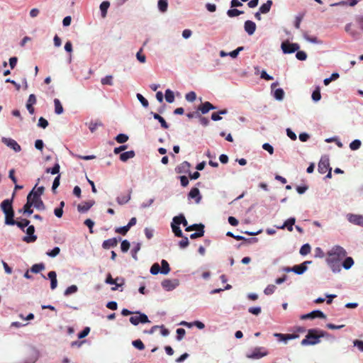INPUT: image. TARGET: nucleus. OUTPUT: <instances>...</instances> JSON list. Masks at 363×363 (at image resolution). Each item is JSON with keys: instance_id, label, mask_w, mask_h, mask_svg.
Returning a JSON list of instances; mask_svg holds the SVG:
<instances>
[{"instance_id": "obj_14", "label": "nucleus", "mask_w": 363, "mask_h": 363, "mask_svg": "<svg viewBox=\"0 0 363 363\" xmlns=\"http://www.w3.org/2000/svg\"><path fill=\"white\" fill-rule=\"evenodd\" d=\"M33 206L32 201H31V194H28L27 196V202L23 206V208L21 211H23L24 213H27L28 215H30L33 213V211L32 210L31 207Z\"/></svg>"}, {"instance_id": "obj_15", "label": "nucleus", "mask_w": 363, "mask_h": 363, "mask_svg": "<svg viewBox=\"0 0 363 363\" xmlns=\"http://www.w3.org/2000/svg\"><path fill=\"white\" fill-rule=\"evenodd\" d=\"M191 167V164L189 162L184 161L182 163H181L179 165H178L175 170L176 172L178 174L182 173H187L189 172V169Z\"/></svg>"}, {"instance_id": "obj_6", "label": "nucleus", "mask_w": 363, "mask_h": 363, "mask_svg": "<svg viewBox=\"0 0 363 363\" xmlns=\"http://www.w3.org/2000/svg\"><path fill=\"white\" fill-rule=\"evenodd\" d=\"M268 354L267 350L264 347H255L247 357L250 359H260Z\"/></svg>"}, {"instance_id": "obj_61", "label": "nucleus", "mask_w": 363, "mask_h": 363, "mask_svg": "<svg viewBox=\"0 0 363 363\" xmlns=\"http://www.w3.org/2000/svg\"><path fill=\"white\" fill-rule=\"evenodd\" d=\"M296 57L298 60L303 61L306 60L307 55L304 51L298 50L296 54Z\"/></svg>"}, {"instance_id": "obj_62", "label": "nucleus", "mask_w": 363, "mask_h": 363, "mask_svg": "<svg viewBox=\"0 0 363 363\" xmlns=\"http://www.w3.org/2000/svg\"><path fill=\"white\" fill-rule=\"evenodd\" d=\"M38 125L39 127L43 128H47V127H48V121H47L45 118H44L43 117H40V118H39V120H38Z\"/></svg>"}, {"instance_id": "obj_49", "label": "nucleus", "mask_w": 363, "mask_h": 363, "mask_svg": "<svg viewBox=\"0 0 363 363\" xmlns=\"http://www.w3.org/2000/svg\"><path fill=\"white\" fill-rule=\"evenodd\" d=\"M129 230H130L129 227H128V225H126L123 227L116 228L115 229V232L117 233L121 234L123 235H126V233L128 232Z\"/></svg>"}, {"instance_id": "obj_63", "label": "nucleus", "mask_w": 363, "mask_h": 363, "mask_svg": "<svg viewBox=\"0 0 363 363\" xmlns=\"http://www.w3.org/2000/svg\"><path fill=\"white\" fill-rule=\"evenodd\" d=\"M262 148L267 151L270 155H272L274 153V148L273 147L269 144V143H264L262 145Z\"/></svg>"}, {"instance_id": "obj_3", "label": "nucleus", "mask_w": 363, "mask_h": 363, "mask_svg": "<svg viewBox=\"0 0 363 363\" xmlns=\"http://www.w3.org/2000/svg\"><path fill=\"white\" fill-rule=\"evenodd\" d=\"M13 199L4 200L0 207L5 214V223L9 225H13L14 223V211L12 206Z\"/></svg>"}, {"instance_id": "obj_12", "label": "nucleus", "mask_w": 363, "mask_h": 363, "mask_svg": "<svg viewBox=\"0 0 363 363\" xmlns=\"http://www.w3.org/2000/svg\"><path fill=\"white\" fill-rule=\"evenodd\" d=\"M347 219L350 223L363 227V216L348 214Z\"/></svg>"}, {"instance_id": "obj_57", "label": "nucleus", "mask_w": 363, "mask_h": 363, "mask_svg": "<svg viewBox=\"0 0 363 363\" xmlns=\"http://www.w3.org/2000/svg\"><path fill=\"white\" fill-rule=\"evenodd\" d=\"M176 332H177V339L178 340H182L186 334L185 330L184 328H181L177 329Z\"/></svg>"}, {"instance_id": "obj_33", "label": "nucleus", "mask_w": 363, "mask_h": 363, "mask_svg": "<svg viewBox=\"0 0 363 363\" xmlns=\"http://www.w3.org/2000/svg\"><path fill=\"white\" fill-rule=\"evenodd\" d=\"M29 223H30V220L24 218V219H22L21 221H16L14 220L13 225H16L19 228H21V230H23L26 227L29 225Z\"/></svg>"}, {"instance_id": "obj_4", "label": "nucleus", "mask_w": 363, "mask_h": 363, "mask_svg": "<svg viewBox=\"0 0 363 363\" xmlns=\"http://www.w3.org/2000/svg\"><path fill=\"white\" fill-rule=\"evenodd\" d=\"M281 48L284 54H291L298 51L300 46L298 43H291L286 40L281 43Z\"/></svg>"}, {"instance_id": "obj_44", "label": "nucleus", "mask_w": 363, "mask_h": 363, "mask_svg": "<svg viewBox=\"0 0 363 363\" xmlns=\"http://www.w3.org/2000/svg\"><path fill=\"white\" fill-rule=\"evenodd\" d=\"M311 252V246L309 244H304L300 249V254L301 255H306Z\"/></svg>"}, {"instance_id": "obj_25", "label": "nucleus", "mask_w": 363, "mask_h": 363, "mask_svg": "<svg viewBox=\"0 0 363 363\" xmlns=\"http://www.w3.org/2000/svg\"><path fill=\"white\" fill-rule=\"evenodd\" d=\"M152 114L153 116V118L157 120L160 123L161 126L163 128L167 129L169 128L168 123L166 122V121L164 119L163 117H162L160 115H159L158 113H156L152 112Z\"/></svg>"}, {"instance_id": "obj_51", "label": "nucleus", "mask_w": 363, "mask_h": 363, "mask_svg": "<svg viewBox=\"0 0 363 363\" xmlns=\"http://www.w3.org/2000/svg\"><path fill=\"white\" fill-rule=\"evenodd\" d=\"M276 289H277V287H276V286H275V285H274V284H269V285H268V286L265 288V289H264V293L266 295H271V294H272L275 291Z\"/></svg>"}, {"instance_id": "obj_29", "label": "nucleus", "mask_w": 363, "mask_h": 363, "mask_svg": "<svg viewBox=\"0 0 363 363\" xmlns=\"http://www.w3.org/2000/svg\"><path fill=\"white\" fill-rule=\"evenodd\" d=\"M161 264L162 267H160V273L162 274H167L171 270L169 263L165 259H162Z\"/></svg>"}, {"instance_id": "obj_60", "label": "nucleus", "mask_w": 363, "mask_h": 363, "mask_svg": "<svg viewBox=\"0 0 363 363\" xmlns=\"http://www.w3.org/2000/svg\"><path fill=\"white\" fill-rule=\"evenodd\" d=\"M137 98L140 101L144 107H147L149 105L148 101L143 96L140 94H137Z\"/></svg>"}, {"instance_id": "obj_34", "label": "nucleus", "mask_w": 363, "mask_h": 363, "mask_svg": "<svg viewBox=\"0 0 363 363\" xmlns=\"http://www.w3.org/2000/svg\"><path fill=\"white\" fill-rule=\"evenodd\" d=\"M354 264V260L351 257H346L345 260L343 261L342 266L345 269H349L352 267V266Z\"/></svg>"}, {"instance_id": "obj_53", "label": "nucleus", "mask_w": 363, "mask_h": 363, "mask_svg": "<svg viewBox=\"0 0 363 363\" xmlns=\"http://www.w3.org/2000/svg\"><path fill=\"white\" fill-rule=\"evenodd\" d=\"M132 344L135 348L138 349L139 350H143L145 349V345L140 339L133 341Z\"/></svg>"}, {"instance_id": "obj_47", "label": "nucleus", "mask_w": 363, "mask_h": 363, "mask_svg": "<svg viewBox=\"0 0 363 363\" xmlns=\"http://www.w3.org/2000/svg\"><path fill=\"white\" fill-rule=\"evenodd\" d=\"M60 168V164L58 163H56L52 168H48L46 169V172L51 173L52 174H56L59 173Z\"/></svg>"}, {"instance_id": "obj_9", "label": "nucleus", "mask_w": 363, "mask_h": 363, "mask_svg": "<svg viewBox=\"0 0 363 363\" xmlns=\"http://www.w3.org/2000/svg\"><path fill=\"white\" fill-rule=\"evenodd\" d=\"M1 141L4 144L13 149L16 152H18L21 150V146L13 139L2 138Z\"/></svg>"}, {"instance_id": "obj_64", "label": "nucleus", "mask_w": 363, "mask_h": 363, "mask_svg": "<svg viewBox=\"0 0 363 363\" xmlns=\"http://www.w3.org/2000/svg\"><path fill=\"white\" fill-rule=\"evenodd\" d=\"M248 311L253 315H257L261 313V308L260 307H250L248 309Z\"/></svg>"}, {"instance_id": "obj_52", "label": "nucleus", "mask_w": 363, "mask_h": 363, "mask_svg": "<svg viewBox=\"0 0 363 363\" xmlns=\"http://www.w3.org/2000/svg\"><path fill=\"white\" fill-rule=\"evenodd\" d=\"M160 271V266L158 263L153 264L150 268V273L153 275L157 274Z\"/></svg>"}, {"instance_id": "obj_5", "label": "nucleus", "mask_w": 363, "mask_h": 363, "mask_svg": "<svg viewBox=\"0 0 363 363\" xmlns=\"http://www.w3.org/2000/svg\"><path fill=\"white\" fill-rule=\"evenodd\" d=\"M134 314H138V315L131 316L130 318V322L133 325H137L140 323H150V320L145 314L141 313L139 311L135 312Z\"/></svg>"}, {"instance_id": "obj_10", "label": "nucleus", "mask_w": 363, "mask_h": 363, "mask_svg": "<svg viewBox=\"0 0 363 363\" xmlns=\"http://www.w3.org/2000/svg\"><path fill=\"white\" fill-rule=\"evenodd\" d=\"M35 228L33 225H28L26 230V233L29 236H25L23 240L27 243L33 242L37 240V236L34 235Z\"/></svg>"}, {"instance_id": "obj_41", "label": "nucleus", "mask_w": 363, "mask_h": 363, "mask_svg": "<svg viewBox=\"0 0 363 363\" xmlns=\"http://www.w3.org/2000/svg\"><path fill=\"white\" fill-rule=\"evenodd\" d=\"M242 13H243V11H240L237 9H230L227 11L228 16L230 18L238 16Z\"/></svg>"}, {"instance_id": "obj_42", "label": "nucleus", "mask_w": 363, "mask_h": 363, "mask_svg": "<svg viewBox=\"0 0 363 363\" xmlns=\"http://www.w3.org/2000/svg\"><path fill=\"white\" fill-rule=\"evenodd\" d=\"M321 98L320 95V87L318 86L312 93V99L315 101H318Z\"/></svg>"}, {"instance_id": "obj_21", "label": "nucleus", "mask_w": 363, "mask_h": 363, "mask_svg": "<svg viewBox=\"0 0 363 363\" xmlns=\"http://www.w3.org/2000/svg\"><path fill=\"white\" fill-rule=\"evenodd\" d=\"M274 337H278L279 341H286L288 340H292L298 337L297 335L294 334H282V333H274Z\"/></svg>"}, {"instance_id": "obj_23", "label": "nucleus", "mask_w": 363, "mask_h": 363, "mask_svg": "<svg viewBox=\"0 0 363 363\" xmlns=\"http://www.w3.org/2000/svg\"><path fill=\"white\" fill-rule=\"evenodd\" d=\"M48 278L50 279V288L53 290L57 286V274L55 271H51L48 274Z\"/></svg>"}, {"instance_id": "obj_35", "label": "nucleus", "mask_w": 363, "mask_h": 363, "mask_svg": "<svg viewBox=\"0 0 363 363\" xmlns=\"http://www.w3.org/2000/svg\"><path fill=\"white\" fill-rule=\"evenodd\" d=\"M45 269V264L43 263L35 264L30 268V272L33 273H39Z\"/></svg>"}, {"instance_id": "obj_39", "label": "nucleus", "mask_w": 363, "mask_h": 363, "mask_svg": "<svg viewBox=\"0 0 363 363\" xmlns=\"http://www.w3.org/2000/svg\"><path fill=\"white\" fill-rule=\"evenodd\" d=\"M165 99L168 103H172L174 101V95L172 91L167 89L165 91Z\"/></svg>"}, {"instance_id": "obj_43", "label": "nucleus", "mask_w": 363, "mask_h": 363, "mask_svg": "<svg viewBox=\"0 0 363 363\" xmlns=\"http://www.w3.org/2000/svg\"><path fill=\"white\" fill-rule=\"evenodd\" d=\"M45 188L43 186H39L36 188V186L33 188V189L29 193L33 194H36L39 196H41L44 193Z\"/></svg>"}, {"instance_id": "obj_56", "label": "nucleus", "mask_w": 363, "mask_h": 363, "mask_svg": "<svg viewBox=\"0 0 363 363\" xmlns=\"http://www.w3.org/2000/svg\"><path fill=\"white\" fill-rule=\"evenodd\" d=\"M89 332H90V328L89 327L84 328V330L77 335L78 338L82 339V338L86 337L89 335Z\"/></svg>"}, {"instance_id": "obj_37", "label": "nucleus", "mask_w": 363, "mask_h": 363, "mask_svg": "<svg viewBox=\"0 0 363 363\" xmlns=\"http://www.w3.org/2000/svg\"><path fill=\"white\" fill-rule=\"evenodd\" d=\"M101 83L103 85H110L112 86L113 84V76L112 75H107L105 77L102 78L101 79Z\"/></svg>"}, {"instance_id": "obj_31", "label": "nucleus", "mask_w": 363, "mask_h": 363, "mask_svg": "<svg viewBox=\"0 0 363 363\" xmlns=\"http://www.w3.org/2000/svg\"><path fill=\"white\" fill-rule=\"evenodd\" d=\"M185 230L188 232L192 230H196V232L199 230H204V225L202 223L193 224L191 225L187 226Z\"/></svg>"}, {"instance_id": "obj_13", "label": "nucleus", "mask_w": 363, "mask_h": 363, "mask_svg": "<svg viewBox=\"0 0 363 363\" xmlns=\"http://www.w3.org/2000/svg\"><path fill=\"white\" fill-rule=\"evenodd\" d=\"M325 318V315L320 311L316 310L313 311L309 313L305 314L302 315V319H308V318Z\"/></svg>"}, {"instance_id": "obj_55", "label": "nucleus", "mask_w": 363, "mask_h": 363, "mask_svg": "<svg viewBox=\"0 0 363 363\" xmlns=\"http://www.w3.org/2000/svg\"><path fill=\"white\" fill-rule=\"evenodd\" d=\"M182 238V240L179 242V245L181 248L184 249L189 245V242L188 238L186 236L183 235V238Z\"/></svg>"}, {"instance_id": "obj_28", "label": "nucleus", "mask_w": 363, "mask_h": 363, "mask_svg": "<svg viewBox=\"0 0 363 363\" xmlns=\"http://www.w3.org/2000/svg\"><path fill=\"white\" fill-rule=\"evenodd\" d=\"M272 5V0L267 1L266 3L263 4L259 7V11L262 13H268L270 11Z\"/></svg>"}, {"instance_id": "obj_45", "label": "nucleus", "mask_w": 363, "mask_h": 363, "mask_svg": "<svg viewBox=\"0 0 363 363\" xmlns=\"http://www.w3.org/2000/svg\"><path fill=\"white\" fill-rule=\"evenodd\" d=\"M78 290V288L76 285H72L67 288V289L65 291V296H69L72 294L76 293Z\"/></svg>"}, {"instance_id": "obj_22", "label": "nucleus", "mask_w": 363, "mask_h": 363, "mask_svg": "<svg viewBox=\"0 0 363 363\" xmlns=\"http://www.w3.org/2000/svg\"><path fill=\"white\" fill-rule=\"evenodd\" d=\"M93 201H86L82 203H80L77 206V209L81 213H84L89 211L91 206H93Z\"/></svg>"}, {"instance_id": "obj_7", "label": "nucleus", "mask_w": 363, "mask_h": 363, "mask_svg": "<svg viewBox=\"0 0 363 363\" xmlns=\"http://www.w3.org/2000/svg\"><path fill=\"white\" fill-rule=\"evenodd\" d=\"M311 261H305L304 262H303L301 264L294 266L292 268L286 267L284 270L287 272H294V273H296L297 274H302L307 269L306 264H311Z\"/></svg>"}, {"instance_id": "obj_19", "label": "nucleus", "mask_w": 363, "mask_h": 363, "mask_svg": "<svg viewBox=\"0 0 363 363\" xmlns=\"http://www.w3.org/2000/svg\"><path fill=\"white\" fill-rule=\"evenodd\" d=\"M245 30L249 34L252 35L256 30V24L252 21H246L245 22Z\"/></svg>"}, {"instance_id": "obj_17", "label": "nucleus", "mask_w": 363, "mask_h": 363, "mask_svg": "<svg viewBox=\"0 0 363 363\" xmlns=\"http://www.w3.org/2000/svg\"><path fill=\"white\" fill-rule=\"evenodd\" d=\"M296 222L295 218H290L288 220H286L284 224L281 226H277V228L278 229H284L287 228V230L290 232L293 230V225H294Z\"/></svg>"}, {"instance_id": "obj_48", "label": "nucleus", "mask_w": 363, "mask_h": 363, "mask_svg": "<svg viewBox=\"0 0 363 363\" xmlns=\"http://www.w3.org/2000/svg\"><path fill=\"white\" fill-rule=\"evenodd\" d=\"M128 140V136L125 134H123V133H121V134H118L116 137V140L118 143H125L127 140Z\"/></svg>"}, {"instance_id": "obj_8", "label": "nucleus", "mask_w": 363, "mask_h": 363, "mask_svg": "<svg viewBox=\"0 0 363 363\" xmlns=\"http://www.w3.org/2000/svg\"><path fill=\"white\" fill-rule=\"evenodd\" d=\"M178 279H164L162 281V286L167 291H172L179 286Z\"/></svg>"}, {"instance_id": "obj_18", "label": "nucleus", "mask_w": 363, "mask_h": 363, "mask_svg": "<svg viewBox=\"0 0 363 363\" xmlns=\"http://www.w3.org/2000/svg\"><path fill=\"white\" fill-rule=\"evenodd\" d=\"M189 199H195L196 203H199L201 199L200 191L198 188L194 187L191 189L188 195Z\"/></svg>"}, {"instance_id": "obj_30", "label": "nucleus", "mask_w": 363, "mask_h": 363, "mask_svg": "<svg viewBox=\"0 0 363 363\" xmlns=\"http://www.w3.org/2000/svg\"><path fill=\"white\" fill-rule=\"evenodd\" d=\"M110 6V2L108 1H103L100 5V10L101 11V16L105 18L107 14L108 9Z\"/></svg>"}, {"instance_id": "obj_36", "label": "nucleus", "mask_w": 363, "mask_h": 363, "mask_svg": "<svg viewBox=\"0 0 363 363\" xmlns=\"http://www.w3.org/2000/svg\"><path fill=\"white\" fill-rule=\"evenodd\" d=\"M171 227H172V232L174 233L175 236H177L178 238H183L182 231L179 225L171 224Z\"/></svg>"}, {"instance_id": "obj_24", "label": "nucleus", "mask_w": 363, "mask_h": 363, "mask_svg": "<svg viewBox=\"0 0 363 363\" xmlns=\"http://www.w3.org/2000/svg\"><path fill=\"white\" fill-rule=\"evenodd\" d=\"M131 191H128L125 195H121L117 197L116 201L119 205H123L128 203L130 199Z\"/></svg>"}, {"instance_id": "obj_2", "label": "nucleus", "mask_w": 363, "mask_h": 363, "mask_svg": "<svg viewBox=\"0 0 363 363\" xmlns=\"http://www.w3.org/2000/svg\"><path fill=\"white\" fill-rule=\"evenodd\" d=\"M328 333L318 329H310L305 338L301 340V345H314L320 342V338L328 336Z\"/></svg>"}, {"instance_id": "obj_46", "label": "nucleus", "mask_w": 363, "mask_h": 363, "mask_svg": "<svg viewBox=\"0 0 363 363\" xmlns=\"http://www.w3.org/2000/svg\"><path fill=\"white\" fill-rule=\"evenodd\" d=\"M33 206L35 207L38 210L44 211L45 209V206L42 199H38L36 202H32Z\"/></svg>"}, {"instance_id": "obj_16", "label": "nucleus", "mask_w": 363, "mask_h": 363, "mask_svg": "<svg viewBox=\"0 0 363 363\" xmlns=\"http://www.w3.org/2000/svg\"><path fill=\"white\" fill-rule=\"evenodd\" d=\"M216 107L208 101H206L198 107V111L201 113H207L210 110L215 109Z\"/></svg>"}, {"instance_id": "obj_40", "label": "nucleus", "mask_w": 363, "mask_h": 363, "mask_svg": "<svg viewBox=\"0 0 363 363\" xmlns=\"http://www.w3.org/2000/svg\"><path fill=\"white\" fill-rule=\"evenodd\" d=\"M168 1L167 0H159L158 8L160 11L165 12L167 10Z\"/></svg>"}, {"instance_id": "obj_32", "label": "nucleus", "mask_w": 363, "mask_h": 363, "mask_svg": "<svg viewBox=\"0 0 363 363\" xmlns=\"http://www.w3.org/2000/svg\"><path fill=\"white\" fill-rule=\"evenodd\" d=\"M55 112L57 114H61L63 113V107L61 104L60 101L58 99H54Z\"/></svg>"}, {"instance_id": "obj_50", "label": "nucleus", "mask_w": 363, "mask_h": 363, "mask_svg": "<svg viewBox=\"0 0 363 363\" xmlns=\"http://www.w3.org/2000/svg\"><path fill=\"white\" fill-rule=\"evenodd\" d=\"M361 141L359 140H354L350 144V147L352 150H358L361 146Z\"/></svg>"}, {"instance_id": "obj_58", "label": "nucleus", "mask_w": 363, "mask_h": 363, "mask_svg": "<svg viewBox=\"0 0 363 363\" xmlns=\"http://www.w3.org/2000/svg\"><path fill=\"white\" fill-rule=\"evenodd\" d=\"M185 98L188 101L193 102L196 98V94L194 91H190L186 94Z\"/></svg>"}, {"instance_id": "obj_59", "label": "nucleus", "mask_w": 363, "mask_h": 363, "mask_svg": "<svg viewBox=\"0 0 363 363\" xmlns=\"http://www.w3.org/2000/svg\"><path fill=\"white\" fill-rule=\"evenodd\" d=\"M60 252V247H54L51 251L50 252H47V255L51 257H56L57 255H59Z\"/></svg>"}, {"instance_id": "obj_11", "label": "nucleus", "mask_w": 363, "mask_h": 363, "mask_svg": "<svg viewBox=\"0 0 363 363\" xmlns=\"http://www.w3.org/2000/svg\"><path fill=\"white\" fill-rule=\"evenodd\" d=\"M331 169L330 167L329 160L326 157H322L318 163V170L320 174H325Z\"/></svg>"}, {"instance_id": "obj_38", "label": "nucleus", "mask_w": 363, "mask_h": 363, "mask_svg": "<svg viewBox=\"0 0 363 363\" xmlns=\"http://www.w3.org/2000/svg\"><path fill=\"white\" fill-rule=\"evenodd\" d=\"M274 98L276 99H277L279 101H281L284 99V90L282 89H281V88L277 89L274 91Z\"/></svg>"}, {"instance_id": "obj_27", "label": "nucleus", "mask_w": 363, "mask_h": 363, "mask_svg": "<svg viewBox=\"0 0 363 363\" xmlns=\"http://www.w3.org/2000/svg\"><path fill=\"white\" fill-rule=\"evenodd\" d=\"M358 3L357 0H349L348 1H342L337 3L332 4L331 6H347L349 5L350 6H354Z\"/></svg>"}, {"instance_id": "obj_54", "label": "nucleus", "mask_w": 363, "mask_h": 363, "mask_svg": "<svg viewBox=\"0 0 363 363\" xmlns=\"http://www.w3.org/2000/svg\"><path fill=\"white\" fill-rule=\"evenodd\" d=\"M130 246V242L127 240H123L121 245V251L126 252L129 250Z\"/></svg>"}, {"instance_id": "obj_26", "label": "nucleus", "mask_w": 363, "mask_h": 363, "mask_svg": "<svg viewBox=\"0 0 363 363\" xmlns=\"http://www.w3.org/2000/svg\"><path fill=\"white\" fill-rule=\"evenodd\" d=\"M134 157L135 152L133 150H130L121 154L120 160L123 162H126L128 160L131 159Z\"/></svg>"}, {"instance_id": "obj_1", "label": "nucleus", "mask_w": 363, "mask_h": 363, "mask_svg": "<svg viewBox=\"0 0 363 363\" xmlns=\"http://www.w3.org/2000/svg\"><path fill=\"white\" fill-rule=\"evenodd\" d=\"M347 252L340 246H334L328 252L326 262L334 273L341 271V261L346 257Z\"/></svg>"}, {"instance_id": "obj_20", "label": "nucleus", "mask_w": 363, "mask_h": 363, "mask_svg": "<svg viewBox=\"0 0 363 363\" xmlns=\"http://www.w3.org/2000/svg\"><path fill=\"white\" fill-rule=\"evenodd\" d=\"M118 239L116 238L108 239L104 241L102 247L104 249H109L111 247H116L118 244Z\"/></svg>"}]
</instances>
